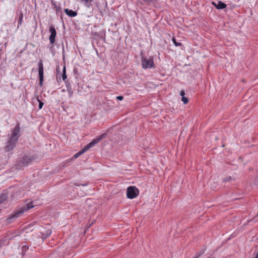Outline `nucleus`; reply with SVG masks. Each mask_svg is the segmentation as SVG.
<instances>
[{
	"label": "nucleus",
	"mask_w": 258,
	"mask_h": 258,
	"mask_svg": "<svg viewBox=\"0 0 258 258\" xmlns=\"http://www.w3.org/2000/svg\"><path fill=\"white\" fill-rule=\"evenodd\" d=\"M180 95L182 96V97L183 96H184V95H185V92H184V91L183 90L181 91L180 93Z\"/></svg>",
	"instance_id": "obj_22"
},
{
	"label": "nucleus",
	"mask_w": 258,
	"mask_h": 258,
	"mask_svg": "<svg viewBox=\"0 0 258 258\" xmlns=\"http://www.w3.org/2000/svg\"><path fill=\"white\" fill-rule=\"evenodd\" d=\"M7 195L6 193L3 194L0 197V204L7 199Z\"/></svg>",
	"instance_id": "obj_12"
},
{
	"label": "nucleus",
	"mask_w": 258,
	"mask_h": 258,
	"mask_svg": "<svg viewBox=\"0 0 258 258\" xmlns=\"http://www.w3.org/2000/svg\"><path fill=\"white\" fill-rule=\"evenodd\" d=\"M232 180V178L231 176H228V177H226L223 181L225 182H230V181H231Z\"/></svg>",
	"instance_id": "obj_18"
},
{
	"label": "nucleus",
	"mask_w": 258,
	"mask_h": 258,
	"mask_svg": "<svg viewBox=\"0 0 258 258\" xmlns=\"http://www.w3.org/2000/svg\"><path fill=\"white\" fill-rule=\"evenodd\" d=\"M67 75H66V66H63V70H62V78L63 81H65L67 79Z\"/></svg>",
	"instance_id": "obj_14"
},
{
	"label": "nucleus",
	"mask_w": 258,
	"mask_h": 258,
	"mask_svg": "<svg viewBox=\"0 0 258 258\" xmlns=\"http://www.w3.org/2000/svg\"><path fill=\"white\" fill-rule=\"evenodd\" d=\"M181 100H182V101L183 102V103L184 104H187V102H188V99L186 97H184V96H183L182 97Z\"/></svg>",
	"instance_id": "obj_17"
},
{
	"label": "nucleus",
	"mask_w": 258,
	"mask_h": 258,
	"mask_svg": "<svg viewBox=\"0 0 258 258\" xmlns=\"http://www.w3.org/2000/svg\"><path fill=\"white\" fill-rule=\"evenodd\" d=\"M254 258H258V253L256 254V255Z\"/></svg>",
	"instance_id": "obj_24"
},
{
	"label": "nucleus",
	"mask_w": 258,
	"mask_h": 258,
	"mask_svg": "<svg viewBox=\"0 0 258 258\" xmlns=\"http://www.w3.org/2000/svg\"><path fill=\"white\" fill-rule=\"evenodd\" d=\"M32 161V159L28 156L25 155L19 159L18 165L20 167L27 166Z\"/></svg>",
	"instance_id": "obj_6"
},
{
	"label": "nucleus",
	"mask_w": 258,
	"mask_h": 258,
	"mask_svg": "<svg viewBox=\"0 0 258 258\" xmlns=\"http://www.w3.org/2000/svg\"><path fill=\"white\" fill-rule=\"evenodd\" d=\"M204 252V251L198 252L192 258H199Z\"/></svg>",
	"instance_id": "obj_15"
},
{
	"label": "nucleus",
	"mask_w": 258,
	"mask_h": 258,
	"mask_svg": "<svg viewBox=\"0 0 258 258\" xmlns=\"http://www.w3.org/2000/svg\"><path fill=\"white\" fill-rule=\"evenodd\" d=\"M123 98V97L122 96H118L116 97V99L118 100H122Z\"/></svg>",
	"instance_id": "obj_21"
},
{
	"label": "nucleus",
	"mask_w": 258,
	"mask_h": 258,
	"mask_svg": "<svg viewBox=\"0 0 258 258\" xmlns=\"http://www.w3.org/2000/svg\"><path fill=\"white\" fill-rule=\"evenodd\" d=\"M11 134L8 135V141L5 146V149L7 151L12 150L16 146V143L20 136V126L18 123L13 129L11 130Z\"/></svg>",
	"instance_id": "obj_1"
},
{
	"label": "nucleus",
	"mask_w": 258,
	"mask_h": 258,
	"mask_svg": "<svg viewBox=\"0 0 258 258\" xmlns=\"http://www.w3.org/2000/svg\"><path fill=\"white\" fill-rule=\"evenodd\" d=\"M212 4L217 9H223L226 7V5L221 1H219L217 4H216L215 2H213Z\"/></svg>",
	"instance_id": "obj_9"
},
{
	"label": "nucleus",
	"mask_w": 258,
	"mask_h": 258,
	"mask_svg": "<svg viewBox=\"0 0 258 258\" xmlns=\"http://www.w3.org/2000/svg\"><path fill=\"white\" fill-rule=\"evenodd\" d=\"M82 2H84L85 7L90 8L91 6V3L92 2V0H83Z\"/></svg>",
	"instance_id": "obj_13"
},
{
	"label": "nucleus",
	"mask_w": 258,
	"mask_h": 258,
	"mask_svg": "<svg viewBox=\"0 0 258 258\" xmlns=\"http://www.w3.org/2000/svg\"><path fill=\"white\" fill-rule=\"evenodd\" d=\"M106 137V134L104 133L101 135L97 138L93 140L90 143H89L88 145H87L82 150L77 153L75 155L74 157L75 158L79 157L82 154L84 153L85 152L87 151L88 149L93 147L96 144L99 143L101 140L104 139Z\"/></svg>",
	"instance_id": "obj_2"
},
{
	"label": "nucleus",
	"mask_w": 258,
	"mask_h": 258,
	"mask_svg": "<svg viewBox=\"0 0 258 258\" xmlns=\"http://www.w3.org/2000/svg\"><path fill=\"white\" fill-rule=\"evenodd\" d=\"M66 85L67 91L69 93V96L70 98H71L73 96L74 92L72 88L71 84L69 82L67 81L66 82Z\"/></svg>",
	"instance_id": "obj_10"
},
{
	"label": "nucleus",
	"mask_w": 258,
	"mask_h": 258,
	"mask_svg": "<svg viewBox=\"0 0 258 258\" xmlns=\"http://www.w3.org/2000/svg\"><path fill=\"white\" fill-rule=\"evenodd\" d=\"M22 17L21 18V19H20V20H19V23L20 24H21V20H22Z\"/></svg>",
	"instance_id": "obj_23"
},
{
	"label": "nucleus",
	"mask_w": 258,
	"mask_h": 258,
	"mask_svg": "<svg viewBox=\"0 0 258 258\" xmlns=\"http://www.w3.org/2000/svg\"><path fill=\"white\" fill-rule=\"evenodd\" d=\"M55 8H56V13L59 12L61 10V8L59 7H57L56 5H54Z\"/></svg>",
	"instance_id": "obj_20"
},
{
	"label": "nucleus",
	"mask_w": 258,
	"mask_h": 258,
	"mask_svg": "<svg viewBox=\"0 0 258 258\" xmlns=\"http://www.w3.org/2000/svg\"><path fill=\"white\" fill-rule=\"evenodd\" d=\"M148 1V0H144V1H145V2H147V1Z\"/></svg>",
	"instance_id": "obj_25"
},
{
	"label": "nucleus",
	"mask_w": 258,
	"mask_h": 258,
	"mask_svg": "<svg viewBox=\"0 0 258 258\" xmlns=\"http://www.w3.org/2000/svg\"><path fill=\"white\" fill-rule=\"evenodd\" d=\"M49 32L50 33V35L49 37V39L50 41V43L51 44H53L55 42V38L56 35V31L54 26H51L49 27Z\"/></svg>",
	"instance_id": "obj_8"
},
{
	"label": "nucleus",
	"mask_w": 258,
	"mask_h": 258,
	"mask_svg": "<svg viewBox=\"0 0 258 258\" xmlns=\"http://www.w3.org/2000/svg\"><path fill=\"white\" fill-rule=\"evenodd\" d=\"M172 41H173V42L174 43V45L176 46H179L182 45V44L180 42H177L174 38H172Z\"/></svg>",
	"instance_id": "obj_16"
},
{
	"label": "nucleus",
	"mask_w": 258,
	"mask_h": 258,
	"mask_svg": "<svg viewBox=\"0 0 258 258\" xmlns=\"http://www.w3.org/2000/svg\"><path fill=\"white\" fill-rule=\"evenodd\" d=\"M64 12L68 16L71 17H74L77 15V13L72 10L66 9H64Z\"/></svg>",
	"instance_id": "obj_11"
},
{
	"label": "nucleus",
	"mask_w": 258,
	"mask_h": 258,
	"mask_svg": "<svg viewBox=\"0 0 258 258\" xmlns=\"http://www.w3.org/2000/svg\"><path fill=\"white\" fill-rule=\"evenodd\" d=\"M38 74L39 78V84L40 86L42 85L43 82V64L42 61L41 60L38 64Z\"/></svg>",
	"instance_id": "obj_7"
},
{
	"label": "nucleus",
	"mask_w": 258,
	"mask_h": 258,
	"mask_svg": "<svg viewBox=\"0 0 258 258\" xmlns=\"http://www.w3.org/2000/svg\"><path fill=\"white\" fill-rule=\"evenodd\" d=\"M38 102H39V109H40L42 108L43 107V103L42 102H41L40 100H39L38 99H37Z\"/></svg>",
	"instance_id": "obj_19"
},
{
	"label": "nucleus",
	"mask_w": 258,
	"mask_h": 258,
	"mask_svg": "<svg viewBox=\"0 0 258 258\" xmlns=\"http://www.w3.org/2000/svg\"><path fill=\"white\" fill-rule=\"evenodd\" d=\"M33 207L34 205H33V202H29L27 204H26V206H24L18 211L15 212L12 215V216L10 218V219L17 218L21 214H23L25 212L31 209Z\"/></svg>",
	"instance_id": "obj_4"
},
{
	"label": "nucleus",
	"mask_w": 258,
	"mask_h": 258,
	"mask_svg": "<svg viewBox=\"0 0 258 258\" xmlns=\"http://www.w3.org/2000/svg\"><path fill=\"white\" fill-rule=\"evenodd\" d=\"M139 194V190L135 186H129L126 189V196L130 199L137 197Z\"/></svg>",
	"instance_id": "obj_5"
},
{
	"label": "nucleus",
	"mask_w": 258,
	"mask_h": 258,
	"mask_svg": "<svg viewBox=\"0 0 258 258\" xmlns=\"http://www.w3.org/2000/svg\"><path fill=\"white\" fill-rule=\"evenodd\" d=\"M141 64L143 69L155 68V65L153 60V57L151 56L149 57L142 56L141 58Z\"/></svg>",
	"instance_id": "obj_3"
}]
</instances>
